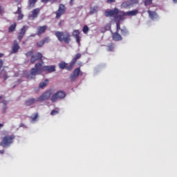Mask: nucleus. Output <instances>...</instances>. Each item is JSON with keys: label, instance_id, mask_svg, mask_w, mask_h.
Instances as JSON below:
<instances>
[{"label": "nucleus", "instance_id": "nucleus-1", "mask_svg": "<svg viewBox=\"0 0 177 177\" xmlns=\"http://www.w3.org/2000/svg\"><path fill=\"white\" fill-rule=\"evenodd\" d=\"M48 73L50 74V73H55L56 71V66H42V64L38 62L35 64V68H32L30 69V73L28 75V80H32L35 78L36 75H39V74H42V73Z\"/></svg>", "mask_w": 177, "mask_h": 177}, {"label": "nucleus", "instance_id": "nucleus-2", "mask_svg": "<svg viewBox=\"0 0 177 177\" xmlns=\"http://www.w3.org/2000/svg\"><path fill=\"white\" fill-rule=\"evenodd\" d=\"M55 35L59 42H64V44H70L71 42V35L68 32L57 31Z\"/></svg>", "mask_w": 177, "mask_h": 177}, {"label": "nucleus", "instance_id": "nucleus-3", "mask_svg": "<svg viewBox=\"0 0 177 177\" xmlns=\"http://www.w3.org/2000/svg\"><path fill=\"white\" fill-rule=\"evenodd\" d=\"M15 138L16 136L13 134L4 136L1 142L2 147H9L10 145H13Z\"/></svg>", "mask_w": 177, "mask_h": 177}, {"label": "nucleus", "instance_id": "nucleus-4", "mask_svg": "<svg viewBox=\"0 0 177 177\" xmlns=\"http://www.w3.org/2000/svg\"><path fill=\"white\" fill-rule=\"evenodd\" d=\"M64 97H66V93L63 91H59L53 95L50 98V101L52 103H55L57 100L64 99Z\"/></svg>", "mask_w": 177, "mask_h": 177}, {"label": "nucleus", "instance_id": "nucleus-5", "mask_svg": "<svg viewBox=\"0 0 177 177\" xmlns=\"http://www.w3.org/2000/svg\"><path fill=\"white\" fill-rule=\"evenodd\" d=\"M120 13V10L118 8H115L113 10H106L104 12L105 17H115L116 15Z\"/></svg>", "mask_w": 177, "mask_h": 177}, {"label": "nucleus", "instance_id": "nucleus-6", "mask_svg": "<svg viewBox=\"0 0 177 177\" xmlns=\"http://www.w3.org/2000/svg\"><path fill=\"white\" fill-rule=\"evenodd\" d=\"M50 95H52L50 91H46L44 93L37 98L36 102H44V100H48L50 99Z\"/></svg>", "mask_w": 177, "mask_h": 177}, {"label": "nucleus", "instance_id": "nucleus-7", "mask_svg": "<svg viewBox=\"0 0 177 177\" xmlns=\"http://www.w3.org/2000/svg\"><path fill=\"white\" fill-rule=\"evenodd\" d=\"M80 73H81V68H76L72 74L70 76L71 82H74L77 78V77H80Z\"/></svg>", "mask_w": 177, "mask_h": 177}, {"label": "nucleus", "instance_id": "nucleus-8", "mask_svg": "<svg viewBox=\"0 0 177 177\" xmlns=\"http://www.w3.org/2000/svg\"><path fill=\"white\" fill-rule=\"evenodd\" d=\"M37 60H42V53H36L30 57V63L34 64Z\"/></svg>", "mask_w": 177, "mask_h": 177}, {"label": "nucleus", "instance_id": "nucleus-9", "mask_svg": "<svg viewBox=\"0 0 177 177\" xmlns=\"http://www.w3.org/2000/svg\"><path fill=\"white\" fill-rule=\"evenodd\" d=\"M20 50V46L19 45V42L17 40H14L13 44L12 45V50L11 53H17L19 50Z\"/></svg>", "mask_w": 177, "mask_h": 177}, {"label": "nucleus", "instance_id": "nucleus-10", "mask_svg": "<svg viewBox=\"0 0 177 177\" xmlns=\"http://www.w3.org/2000/svg\"><path fill=\"white\" fill-rule=\"evenodd\" d=\"M28 27L26 26H24L19 32L18 33L17 39L19 41H21L23 39V37H24V34H26V31H27Z\"/></svg>", "mask_w": 177, "mask_h": 177}, {"label": "nucleus", "instance_id": "nucleus-11", "mask_svg": "<svg viewBox=\"0 0 177 177\" xmlns=\"http://www.w3.org/2000/svg\"><path fill=\"white\" fill-rule=\"evenodd\" d=\"M121 13V14H120ZM120 13H118V15H116L114 17V19L117 20L118 22H120L122 20H125V16H127V15H125V12H121L120 11Z\"/></svg>", "mask_w": 177, "mask_h": 177}, {"label": "nucleus", "instance_id": "nucleus-12", "mask_svg": "<svg viewBox=\"0 0 177 177\" xmlns=\"http://www.w3.org/2000/svg\"><path fill=\"white\" fill-rule=\"evenodd\" d=\"M40 12L41 8H35L32 10L31 15H29V17H31L34 20V19H37V17H38V15H39Z\"/></svg>", "mask_w": 177, "mask_h": 177}, {"label": "nucleus", "instance_id": "nucleus-13", "mask_svg": "<svg viewBox=\"0 0 177 177\" xmlns=\"http://www.w3.org/2000/svg\"><path fill=\"white\" fill-rule=\"evenodd\" d=\"M50 41V39H49V37H45L44 39L37 41L36 44L38 48H42V46H44L45 44H49Z\"/></svg>", "mask_w": 177, "mask_h": 177}, {"label": "nucleus", "instance_id": "nucleus-14", "mask_svg": "<svg viewBox=\"0 0 177 177\" xmlns=\"http://www.w3.org/2000/svg\"><path fill=\"white\" fill-rule=\"evenodd\" d=\"M48 30V26L44 25L43 26H38L37 29V35H41V34H44Z\"/></svg>", "mask_w": 177, "mask_h": 177}, {"label": "nucleus", "instance_id": "nucleus-15", "mask_svg": "<svg viewBox=\"0 0 177 177\" xmlns=\"http://www.w3.org/2000/svg\"><path fill=\"white\" fill-rule=\"evenodd\" d=\"M147 13L151 19V20H156V19L158 18V15L155 11H151L150 10H147Z\"/></svg>", "mask_w": 177, "mask_h": 177}, {"label": "nucleus", "instance_id": "nucleus-16", "mask_svg": "<svg viewBox=\"0 0 177 177\" xmlns=\"http://www.w3.org/2000/svg\"><path fill=\"white\" fill-rule=\"evenodd\" d=\"M112 38L113 41H122V37L118 32H113L112 34Z\"/></svg>", "mask_w": 177, "mask_h": 177}, {"label": "nucleus", "instance_id": "nucleus-17", "mask_svg": "<svg viewBox=\"0 0 177 177\" xmlns=\"http://www.w3.org/2000/svg\"><path fill=\"white\" fill-rule=\"evenodd\" d=\"M73 37H74V38H75L77 44H80V30H75L73 31Z\"/></svg>", "mask_w": 177, "mask_h": 177}, {"label": "nucleus", "instance_id": "nucleus-18", "mask_svg": "<svg viewBox=\"0 0 177 177\" xmlns=\"http://www.w3.org/2000/svg\"><path fill=\"white\" fill-rule=\"evenodd\" d=\"M38 2V0H28V9L30 10V9H32L34 6H35V3Z\"/></svg>", "mask_w": 177, "mask_h": 177}, {"label": "nucleus", "instance_id": "nucleus-19", "mask_svg": "<svg viewBox=\"0 0 177 177\" xmlns=\"http://www.w3.org/2000/svg\"><path fill=\"white\" fill-rule=\"evenodd\" d=\"M35 102H37V100H35V98H32V97L29 98L25 102V105L26 106H32V104H34V103H35Z\"/></svg>", "mask_w": 177, "mask_h": 177}, {"label": "nucleus", "instance_id": "nucleus-20", "mask_svg": "<svg viewBox=\"0 0 177 177\" xmlns=\"http://www.w3.org/2000/svg\"><path fill=\"white\" fill-rule=\"evenodd\" d=\"M138 13H139V11H138V10H134L132 11L126 12H124V15H126V16H136Z\"/></svg>", "mask_w": 177, "mask_h": 177}, {"label": "nucleus", "instance_id": "nucleus-21", "mask_svg": "<svg viewBox=\"0 0 177 177\" xmlns=\"http://www.w3.org/2000/svg\"><path fill=\"white\" fill-rule=\"evenodd\" d=\"M16 27H17V24L14 22L9 28H8V32H13L15 30H16Z\"/></svg>", "mask_w": 177, "mask_h": 177}, {"label": "nucleus", "instance_id": "nucleus-22", "mask_svg": "<svg viewBox=\"0 0 177 177\" xmlns=\"http://www.w3.org/2000/svg\"><path fill=\"white\" fill-rule=\"evenodd\" d=\"M120 31H121V35L123 37H128V35H129V32L128 31L127 28H122Z\"/></svg>", "mask_w": 177, "mask_h": 177}, {"label": "nucleus", "instance_id": "nucleus-23", "mask_svg": "<svg viewBox=\"0 0 177 177\" xmlns=\"http://www.w3.org/2000/svg\"><path fill=\"white\" fill-rule=\"evenodd\" d=\"M81 53H77L75 55V56L72 59V62H73L75 64L77 63V61L79 60L80 57H82Z\"/></svg>", "mask_w": 177, "mask_h": 177}, {"label": "nucleus", "instance_id": "nucleus-24", "mask_svg": "<svg viewBox=\"0 0 177 177\" xmlns=\"http://www.w3.org/2000/svg\"><path fill=\"white\" fill-rule=\"evenodd\" d=\"M106 46L108 48H107L108 52H113L114 50V48H115L114 43H111L108 44Z\"/></svg>", "mask_w": 177, "mask_h": 177}, {"label": "nucleus", "instance_id": "nucleus-25", "mask_svg": "<svg viewBox=\"0 0 177 177\" xmlns=\"http://www.w3.org/2000/svg\"><path fill=\"white\" fill-rule=\"evenodd\" d=\"M49 83V80H48V79H46L45 80H44V82H41L40 84H39V88H45V86H46V85H48V84Z\"/></svg>", "mask_w": 177, "mask_h": 177}, {"label": "nucleus", "instance_id": "nucleus-26", "mask_svg": "<svg viewBox=\"0 0 177 177\" xmlns=\"http://www.w3.org/2000/svg\"><path fill=\"white\" fill-rule=\"evenodd\" d=\"M75 64L72 62V61L70 62L69 65H66V70H67L68 71H71V70H73V67H74V65Z\"/></svg>", "mask_w": 177, "mask_h": 177}, {"label": "nucleus", "instance_id": "nucleus-27", "mask_svg": "<svg viewBox=\"0 0 177 177\" xmlns=\"http://www.w3.org/2000/svg\"><path fill=\"white\" fill-rule=\"evenodd\" d=\"M58 10L62 13H66V6L63 4H59Z\"/></svg>", "mask_w": 177, "mask_h": 177}, {"label": "nucleus", "instance_id": "nucleus-28", "mask_svg": "<svg viewBox=\"0 0 177 177\" xmlns=\"http://www.w3.org/2000/svg\"><path fill=\"white\" fill-rule=\"evenodd\" d=\"M55 14H56L55 19H60V17H62V15H64V13L62 12L59 10H57L55 12Z\"/></svg>", "mask_w": 177, "mask_h": 177}, {"label": "nucleus", "instance_id": "nucleus-29", "mask_svg": "<svg viewBox=\"0 0 177 177\" xmlns=\"http://www.w3.org/2000/svg\"><path fill=\"white\" fill-rule=\"evenodd\" d=\"M67 64L66 62H61L59 64V68H61L62 70H64V68H66Z\"/></svg>", "mask_w": 177, "mask_h": 177}, {"label": "nucleus", "instance_id": "nucleus-30", "mask_svg": "<svg viewBox=\"0 0 177 177\" xmlns=\"http://www.w3.org/2000/svg\"><path fill=\"white\" fill-rule=\"evenodd\" d=\"M153 3V0H145V6H150Z\"/></svg>", "mask_w": 177, "mask_h": 177}, {"label": "nucleus", "instance_id": "nucleus-31", "mask_svg": "<svg viewBox=\"0 0 177 177\" xmlns=\"http://www.w3.org/2000/svg\"><path fill=\"white\" fill-rule=\"evenodd\" d=\"M121 24L120 22L116 23V32H118L120 30L121 31Z\"/></svg>", "mask_w": 177, "mask_h": 177}, {"label": "nucleus", "instance_id": "nucleus-32", "mask_svg": "<svg viewBox=\"0 0 177 177\" xmlns=\"http://www.w3.org/2000/svg\"><path fill=\"white\" fill-rule=\"evenodd\" d=\"M82 31L84 32V34H88V31H89V28L88 27V26H84L83 27Z\"/></svg>", "mask_w": 177, "mask_h": 177}, {"label": "nucleus", "instance_id": "nucleus-33", "mask_svg": "<svg viewBox=\"0 0 177 177\" xmlns=\"http://www.w3.org/2000/svg\"><path fill=\"white\" fill-rule=\"evenodd\" d=\"M97 12V7H93L91 8L90 13L93 15V13H96Z\"/></svg>", "mask_w": 177, "mask_h": 177}, {"label": "nucleus", "instance_id": "nucleus-34", "mask_svg": "<svg viewBox=\"0 0 177 177\" xmlns=\"http://www.w3.org/2000/svg\"><path fill=\"white\" fill-rule=\"evenodd\" d=\"M56 114H59V110L53 109L50 112V115H56Z\"/></svg>", "mask_w": 177, "mask_h": 177}, {"label": "nucleus", "instance_id": "nucleus-35", "mask_svg": "<svg viewBox=\"0 0 177 177\" xmlns=\"http://www.w3.org/2000/svg\"><path fill=\"white\" fill-rule=\"evenodd\" d=\"M34 53V51L30 50L27 52L25 55L26 57H30V56H32V54Z\"/></svg>", "mask_w": 177, "mask_h": 177}, {"label": "nucleus", "instance_id": "nucleus-36", "mask_svg": "<svg viewBox=\"0 0 177 177\" xmlns=\"http://www.w3.org/2000/svg\"><path fill=\"white\" fill-rule=\"evenodd\" d=\"M122 8H128L129 6V4L127 1H124L121 4Z\"/></svg>", "mask_w": 177, "mask_h": 177}, {"label": "nucleus", "instance_id": "nucleus-37", "mask_svg": "<svg viewBox=\"0 0 177 177\" xmlns=\"http://www.w3.org/2000/svg\"><path fill=\"white\" fill-rule=\"evenodd\" d=\"M30 118L32 119V121H36L37 118H38V113H35L34 117L31 116Z\"/></svg>", "mask_w": 177, "mask_h": 177}, {"label": "nucleus", "instance_id": "nucleus-38", "mask_svg": "<svg viewBox=\"0 0 177 177\" xmlns=\"http://www.w3.org/2000/svg\"><path fill=\"white\" fill-rule=\"evenodd\" d=\"M21 8L18 7L17 10L15 12V15H21Z\"/></svg>", "mask_w": 177, "mask_h": 177}, {"label": "nucleus", "instance_id": "nucleus-39", "mask_svg": "<svg viewBox=\"0 0 177 177\" xmlns=\"http://www.w3.org/2000/svg\"><path fill=\"white\" fill-rule=\"evenodd\" d=\"M18 18L17 20H23V17H24V15L23 14H18Z\"/></svg>", "mask_w": 177, "mask_h": 177}, {"label": "nucleus", "instance_id": "nucleus-40", "mask_svg": "<svg viewBox=\"0 0 177 177\" xmlns=\"http://www.w3.org/2000/svg\"><path fill=\"white\" fill-rule=\"evenodd\" d=\"M7 110H8V106H4L3 107L2 113H3V114L6 113V111H7Z\"/></svg>", "mask_w": 177, "mask_h": 177}, {"label": "nucleus", "instance_id": "nucleus-41", "mask_svg": "<svg viewBox=\"0 0 177 177\" xmlns=\"http://www.w3.org/2000/svg\"><path fill=\"white\" fill-rule=\"evenodd\" d=\"M3 67V61L2 59H0V70Z\"/></svg>", "mask_w": 177, "mask_h": 177}, {"label": "nucleus", "instance_id": "nucleus-42", "mask_svg": "<svg viewBox=\"0 0 177 177\" xmlns=\"http://www.w3.org/2000/svg\"><path fill=\"white\" fill-rule=\"evenodd\" d=\"M115 2V0H106L107 3H113Z\"/></svg>", "mask_w": 177, "mask_h": 177}, {"label": "nucleus", "instance_id": "nucleus-43", "mask_svg": "<svg viewBox=\"0 0 177 177\" xmlns=\"http://www.w3.org/2000/svg\"><path fill=\"white\" fill-rule=\"evenodd\" d=\"M41 1L43 3H48V2H50V0H41Z\"/></svg>", "mask_w": 177, "mask_h": 177}, {"label": "nucleus", "instance_id": "nucleus-44", "mask_svg": "<svg viewBox=\"0 0 177 177\" xmlns=\"http://www.w3.org/2000/svg\"><path fill=\"white\" fill-rule=\"evenodd\" d=\"M69 5L71 6H73V5H74V0H71L70 2H69Z\"/></svg>", "mask_w": 177, "mask_h": 177}, {"label": "nucleus", "instance_id": "nucleus-45", "mask_svg": "<svg viewBox=\"0 0 177 177\" xmlns=\"http://www.w3.org/2000/svg\"><path fill=\"white\" fill-rule=\"evenodd\" d=\"M15 2L17 3V5H20V3H21V0H15Z\"/></svg>", "mask_w": 177, "mask_h": 177}, {"label": "nucleus", "instance_id": "nucleus-46", "mask_svg": "<svg viewBox=\"0 0 177 177\" xmlns=\"http://www.w3.org/2000/svg\"><path fill=\"white\" fill-rule=\"evenodd\" d=\"M62 23H64V21H60L59 22L58 26H59V27H62Z\"/></svg>", "mask_w": 177, "mask_h": 177}, {"label": "nucleus", "instance_id": "nucleus-47", "mask_svg": "<svg viewBox=\"0 0 177 177\" xmlns=\"http://www.w3.org/2000/svg\"><path fill=\"white\" fill-rule=\"evenodd\" d=\"M2 103L3 104H4V106H6L8 104V102L6 100H3Z\"/></svg>", "mask_w": 177, "mask_h": 177}, {"label": "nucleus", "instance_id": "nucleus-48", "mask_svg": "<svg viewBox=\"0 0 177 177\" xmlns=\"http://www.w3.org/2000/svg\"><path fill=\"white\" fill-rule=\"evenodd\" d=\"M3 11V8L0 6V14H2V12Z\"/></svg>", "mask_w": 177, "mask_h": 177}, {"label": "nucleus", "instance_id": "nucleus-49", "mask_svg": "<svg viewBox=\"0 0 177 177\" xmlns=\"http://www.w3.org/2000/svg\"><path fill=\"white\" fill-rule=\"evenodd\" d=\"M105 28L106 30H109L110 28V24H107Z\"/></svg>", "mask_w": 177, "mask_h": 177}, {"label": "nucleus", "instance_id": "nucleus-50", "mask_svg": "<svg viewBox=\"0 0 177 177\" xmlns=\"http://www.w3.org/2000/svg\"><path fill=\"white\" fill-rule=\"evenodd\" d=\"M1 128H3V124H2V123H0V129Z\"/></svg>", "mask_w": 177, "mask_h": 177}, {"label": "nucleus", "instance_id": "nucleus-51", "mask_svg": "<svg viewBox=\"0 0 177 177\" xmlns=\"http://www.w3.org/2000/svg\"><path fill=\"white\" fill-rule=\"evenodd\" d=\"M0 57H3V53H0Z\"/></svg>", "mask_w": 177, "mask_h": 177}, {"label": "nucleus", "instance_id": "nucleus-52", "mask_svg": "<svg viewBox=\"0 0 177 177\" xmlns=\"http://www.w3.org/2000/svg\"><path fill=\"white\" fill-rule=\"evenodd\" d=\"M173 2H174V3H177V0H173Z\"/></svg>", "mask_w": 177, "mask_h": 177}, {"label": "nucleus", "instance_id": "nucleus-53", "mask_svg": "<svg viewBox=\"0 0 177 177\" xmlns=\"http://www.w3.org/2000/svg\"><path fill=\"white\" fill-rule=\"evenodd\" d=\"M81 8H83V6H81L80 7H79L78 8L79 9H81Z\"/></svg>", "mask_w": 177, "mask_h": 177}, {"label": "nucleus", "instance_id": "nucleus-54", "mask_svg": "<svg viewBox=\"0 0 177 177\" xmlns=\"http://www.w3.org/2000/svg\"><path fill=\"white\" fill-rule=\"evenodd\" d=\"M0 153H3V151H1V150H0Z\"/></svg>", "mask_w": 177, "mask_h": 177}, {"label": "nucleus", "instance_id": "nucleus-55", "mask_svg": "<svg viewBox=\"0 0 177 177\" xmlns=\"http://www.w3.org/2000/svg\"><path fill=\"white\" fill-rule=\"evenodd\" d=\"M2 99V95L0 96V100Z\"/></svg>", "mask_w": 177, "mask_h": 177}, {"label": "nucleus", "instance_id": "nucleus-56", "mask_svg": "<svg viewBox=\"0 0 177 177\" xmlns=\"http://www.w3.org/2000/svg\"><path fill=\"white\" fill-rule=\"evenodd\" d=\"M0 146H2V145L1 144V142H0Z\"/></svg>", "mask_w": 177, "mask_h": 177}]
</instances>
